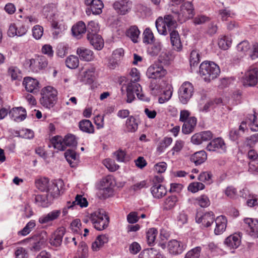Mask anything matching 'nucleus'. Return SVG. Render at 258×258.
<instances>
[{"label": "nucleus", "instance_id": "9d476101", "mask_svg": "<svg viewBox=\"0 0 258 258\" xmlns=\"http://www.w3.org/2000/svg\"><path fill=\"white\" fill-rule=\"evenodd\" d=\"M47 240V235L46 231H42L37 235L32 237L30 239V249L34 251L40 250L44 246Z\"/></svg>", "mask_w": 258, "mask_h": 258}, {"label": "nucleus", "instance_id": "052dcab7", "mask_svg": "<svg viewBox=\"0 0 258 258\" xmlns=\"http://www.w3.org/2000/svg\"><path fill=\"white\" fill-rule=\"evenodd\" d=\"M9 74L11 76L13 80H20L22 78L21 72L19 69L16 67H11L9 69Z\"/></svg>", "mask_w": 258, "mask_h": 258}, {"label": "nucleus", "instance_id": "393cba45", "mask_svg": "<svg viewBox=\"0 0 258 258\" xmlns=\"http://www.w3.org/2000/svg\"><path fill=\"white\" fill-rule=\"evenodd\" d=\"M169 32L171 43L173 47V49L177 51H180L182 49V45L178 31L173 30Z\"/></svg>", "mask_w": 258, "mask_h": 258}, {"label": "nucleus", "instance_id": "37998d69", "mask_svg": "<svg viewBox=\"0 0 258 258\" xmlns=\"http://www.w3.org/2000/svg\"><path fill=\"white\" fill-rule=\"evenodd\" d=\"M177 202V198L175 196L168 197L164 202L163 209L164 210H169L172 209Z\"/></svg>", "mask_w": 258, "mask_h": 258}, {"label": "nucleus", "instance_id": "13d9d810", "mask_svg": "<svg viewBox=\"0 0 258 258\" xmlns=\"http://www.w3.org/2000/svg\"><path fill=\"white\" fill-rule=\"evenodd\" d=\"M162 48V45L160 42H157L154 43L151 47L149 49V53L151 56H156L161 51Z\"/></svg>", "mask_w": 258, "mask_h": 258}, {"label": "nucleus", "instance_id": "f8f14e48", "mask_svg": "<svg viewBox=\"0 0 258 258\" xmlns=\"http://www.w3.org/2000/svg\"><path fill=\"white\" fill-rule=\"evenodd\" d=\"M258 69L252 67L245 73L242 79V83L245 87H253L257 83Z\"/></svg>", "mask_w": 258, "mask_h": 258}, {"label": "nucleus", "instance_id": "4468645a", "mask_svg": "<svg viewBox=\"0 0 258 258\" xmlns=\"http://www.w3.org/2000/svg\"><path fill=\"white\" fill-rule=\"evenodd\" d=\"M226 146L221 138H217L212 140L207 146L206 149L209 151L224 153L226 152Z\"/></svg>", "mask_w": 258, "mask_h": 258}, {"label": "nucleus", "instance_id": "4d7b16f0", "mask_svg": "<svg viewBox=\"0 0 258 258\" xmlns=\"http://www.w3.org/2000/svg\"><path fill=\"white\" fill-rule=\"evenodd\" d=\"M201 247L197 246L188 251L185 255L184 258H199Z\"/></svg>", "mask_w": 258, "mask_h": 258}, {"label": "nucleus", "instance_id": "c756f323", "mask_svg": "<svg viewBox=\"0 0 258 258\" xmlns=\"http://www.w3.org/2000/svg\"><path fill=\"white\" fill-rule=\"evenodd\" d=\"M77 53L81 60L89 61L93 59V51L84 47L78 48Z\"/></svg>", "mask_w": 258, "mask_h": 258}, {"label": "nucleus", "instance_id": "c85d7f7f", "mask_svg": "<svg viewBox=\"0 0 258 258\" xmlns=\"http://www.w3.org/2000/svg\"><path fill=\"white\" fill-rule=\"evenodd\" d=\"M63 181L61 179L51 181L50 184L49 186V190L46 192H49L54 198L57 197L59 196L60 191L58 186L59 185L61 186L63 185Z\"/></svg>", "mask_w": 258, "mask_h": 258}, {"label": "nucleus", "instance_id": "7ed1b4c3", "mask_svg": "<svg viewBox=\"0 0 258 258\" xmlns=\"http://www.w3.org/2000/svg\"><path fill=\"white\" fill-rule=\"evenodd\" d=\"M58 92L53 87L48 86L42 89L41 91L40 104L44 107L50 109L57 101Z\"/></svg>", "mask_w": 258, "mask_h": 258}, {"label": "nucleus", "instance_id": "473e14b6", "mask_svg": "<svg viewBox=\"0 0 258 258\" xmlns=\"http://www.w3.org/2000/svg\"><path fill=\"white\" fill-rule=\"evenodd\" d=\"M108 242V237L105 235L98 236L95 241L92 244V249L94 251H97L103 247L104 244Z\"/></svg>", "mask_w": 258, "mask_h": 258}, {"label": "nucleus", "instance_id": "6ab92c4d", "mask_svg": "<svg viewBox=\"0 0 258 258\" xmlns=\"http://www.w3.org/2000/svg\"><path fill=\"white\" fill-rule=\"evenodd\" d=\"M65 234V230L63 228L57 229L49 238V243L51 245L54 247L60 246L62 241V238Z\"/></svg>", "mask_w": 258, "mask_h": 258}, {"label": "nucleus", "instance_id": "72a5a7b5", "mask_svg": "<svg viewBox=\"0 0 258 258\" xmlns=\"http://www.w3.org/2000/svg\"><path fill=\"white\" fill-rule=\"evenodd\" d=\"M207 156L205 151H200L194 154L191 157V161L196 165H200L204 163L207 159Z\"/></svg>", "mask_w": 258, "mask_h": 258}, {"label": "nucleus", "instance_id": "cd10ccee", "mask_svg": "<svg viewBox=\"0 0 258 258\" xmlns=\"http://www.w3.org/2000/svg\"><path fill=\"white\" fill-rule=\"evenodd\" d=\"M197 120L195 117H190L187 120L184 121L182 127V132L184 134H189L192 132L197 124Z\"/></svg>", "mask_w": 258, "mask_h": 258}, {"label": "nucleus", "instance_id": "f3484780", "mask_svg": "<svg viewBox=\"0 0 258 258\" xmlns=\"http://www.w3.org/2000/svg\"><path fill=\"white\" fill-rule=\"evenodd\" d=\"M132 3L130 0H120L115 2L113 8L117 13L125 15L131 9Z\"/></svg>", "mask_w": 258, "mask_h": 258}, {"label": "nucleus", "instance_id": "f704fd0d", "mask_svg": "<svg viewBox=\"0 0 258 258\" xmlns=\"http://www.w3.org/2000/svg\"><path fill=\"white\" fill-rule=\"evenodd\" d=\"M64 156L72 167H75L77 166L78 160L75 151L68 150L64 153Z\"/></svg>", "mask_w": 258, "mask_h": 258}, {"label": "nucleus", "instance_id": "79ce46f5", "mask_svg": "<svg viewBox=\"0 0 258 258\" xmlns=\"http://www.w3.org/2000/svg\"><path fill=\"white\" fill-rule=\"evenodd\" d=\"M235 13L228 8H225L218 11V16L222 21H227L229 18H232Z\"/></svg>", "mask_w": 258, "mask_h": 258}, {"label": "nucleus", "instance_id": "f03ea898", "mask_svg": "<svg viewBox=\"0 0 258 258\" xmlns=\"http://www.w3.org/2000/svg\"><path fill=\"white\" fill-rule=\"evenodd\" d=\"M199 72L205 82H210L219 75V67L213 61H204L200 66Z\"/></svg>", "mask_w": 258, "mask_h": 258}, {"label": "nucleus", "instance_id": "864d4df0", "mask_svg": "<svg viewBox=\"0 0 258 258\" xmlns=\"http://www.w3.org/2000/svg\"><path fill=\"white\" fill-rule=\"evenodd\" d=\"M200 62V54L196 50H193L190 52L189 62L190 67L197 66Z\"/></svg>", "mask_w": 258, "mask_h": 258}, {"label": "nucleus", "instance_id": "680f3d73", "mask_svg": "<svg viewBox=\"0 0 258 258\" xmlns=\"http://www.w3.org/2000/svg\"><path fill=\"white\" fill-rule=\"evenodd\" d=\"M143 42L144 43L149 44L153 42L154 38L153 33L151 30L147 28L143 33Z\"/></svg>", "mask_w": 258, "mask_h": 258}, {"label": "nucleus", "instance_id": "0e129e2a", "mask_svg": "<svg viewBox=\"0 0 258 258\" xmlns=\"http://www.w3.org/2000/svg\"><path fill=\"white\" fill-rule=\"evenodd\" d=\"M172 95V92L170 89L169 88L164 91L163 93L158 99L159 103L162 104L168 101L171 98Z\"/></svg>", "mask_w": 258, "mask_h": 258}, {"label": "nucleus", "instance_id": "a211bd4d", "mask_svg": "<svg viewBox=\"0 0 258 258\" xmlns=\"http://www.w3.org/2000/svg\"><path fill=\"white\" fill-rule=\"evenodd\" d=\"M23 85L24 86L26 90L30 93H35L38 91L39 89L38 81L29 77H25L24 79Z\"/></svg>", "mask_w": 258, "mask_h": 258}, {"label": "nucleus", "instance_id": "7c9ffc66", "mask_svg": "<svg viewBox=\"0 0 258 258\" xmlns=\"http://www.w3.org/2000/svg\"><path fill=\"white\" fill-rule=\"evenodd\" d=\"M86 30V25L83 21H79L74 25L72 28L73 35L78 39L80 38L82 34L87 32Z\"/></svg>", "mask_w": 258, "mask_h": 258}, {"label": "nucleus", "instance_id": "69168bd1", "mask_svg": "<svg viewBox=\"0 0 258 258\" xmlns=\"http://www.w3.org/2000/svg\"><path fill=\"white\" fill-rule=\"evenodd\" d=\"M212 174L210 172H203L198 177V179L202 182H207L210 184L212 182Z\"/></svg>", "mask_w": 258, "mask_h": 258}, {"label": "nucleus", "instance_id": "e2e57ef3", "mask_svg": "<svg viewBox=\"0 0 258 258\" xmlns=\"http://www.w3.org/2000/svg\"><path fill=\"white\" fill-rule=\"evenodd\" d=\"M32 31L33 36L36 40L40 39L43 35V28L39 25L34 26Z\"/></svg>", "mask_w": 258, "mask_h": 258}, {"label": "nucleus", "instance_id": "8fccbe9b", "mask_svg": "<svg viewBox=\"0 0 258 258\" xmlns=\"http://www.w3.org/2000/svg\"><path fill=\"white\" fill-rule=\"evenodd\" d=\"M158 234V231L154 228H150L146 233V238L148 243L152 245L155 242L156 237Z\"/></svg>", "mask_w": 258, "mask_h": 258}, {"label": "nucleus", "instance_id": "603ef678", "mask_svg": "<svg viewBox=\"0 0 258 258\" xmlns=\"http://www.w3.org/2000/svg\"><path fill=\"white\" fill-rule=\"evenodd\" d=\"M63 143H64L66 148L67 147H76L77 144V141L74 135L69 134L66 135L63 138Z\"/></svg>", "mask_w": 258, "mask_h": 258}, {"label": "nucleus", "instance_id": "774afa93", "mask_svg": "<svg viewBox=\"0 0 258 258\" xmlns=\"http://www.w3.org/2000/svg\"><path fill=\"white\" fill-rule=\"evenodd\" d=\"M103 163L110 171H115L119 168V166L115 163L114 161L110 159H105Z\"/></svg>", "mask_w": 258, "mask_h": 258}, {"label": "nucleus", "instance_id": "e433bc0d", "mask_svg": "<svg viewBox=\"0 0 258 258\" xmlns=\"http://www.w3.org/2000/svg\"><path fill=\"white\" fill-rule=\"evenodd\" d=\"M140 34V30L138 27L135 25L131 26L126 32V36L130 38L134 43L138 42V39Z\"/></svg>", "mask_w": 258, "mask_h": 258}, {"label": "nucleus", "instance_id": "5701e85b", "mask_svg": "<svg viewBox=\"0 0 258 258\" xmlns=\"http://www.w3.org/2000/svg\"><path fill=\"white\" fill-rule=\"evenodd\" d=\"M214 221L215 223L214 233L216 235L222 234L225 231L227 227L226 218L224 216H220L215 218Z\"/></svg>", "mask_w": 258, "mask_h": 258}, {"label": "nucleus", "instance_id": "4c0bfd02", "mask_svg": "<svg viewBox=\"0 0 258 258\" xmlns=\"http://www.w3.org/2000/svg\"><path fill=\"white\" fill-rule=\"evenodd\" d=\"M80 129L84 132L89 134L93 133L94 128L92 122L88 119H84L79 122Z\"/></svg>", "mask_w": 258, "mask_h": 258}, {"label": "nucleus", "instance_id": "5fc2aeb1", "mask_svg": "<svg viewBox=\"0 0 258 258\" xmlns=\"http://www.w3.org/2000/svg\"><path fill=\"white\" fill-rule=\"evenodd\" d=\"M172 142V139L171 137H165L164 139L159 143L157 147V151L160 152H163Z\"/></svg>", "mask_w": 258, "mask_h": 258}, {"label": "nucleus", "instance_id": "c9c22d12", "mask_svg": "<svg viewBox=\"0 0 258 258\" xmlns=\"http://www.w3.org/2000/svg\"><path fill=\"white\" fill-rule=\"evenodd\" d=\"M50 143L54 148L58 150L64 151L66 149L63 139L61 136H54L50 140Z\"/></svg>", "mask_w": 258, "mask_h": 258}, {"label": "nucleus", "instance_id": "412c9836", "mask_svg": "<svg viewBox=\"0 0 258 258\" xmlns=\"http://www.w3.org/2000/svg\"><path fill=\"white\" fill-rule=\"evenodd\" d=\"M61 214L59 210H53L46 214L43 215L39 218L38 222L41 224H49L57 219Z\"/></svg>", "mask_w": 258, "mask_h": 258}, {"label": "nucleus", "instance_id": "49530a36", "mask_svg": "<svg viewBox=\"0 0 258 258\" xmlns=\"http://www.w3.org/2000/svg\"><path fill=\"white\" fill-rule=\"evenodd\" d=\"M231 43V38L226 36H222L218 40L219 47L223 50L228 49L230 47Z\"/></svg>", "mask_w": 258, "mask_h": 258}, {"label": "nucleus", "instance_id": "2eb2a0df", "mask_svg": "<svg viewBox=\"0 0 258 258\" xmlns=\"http://www.w3.org/2000/svg\"><path fill=\"white\" fill-rule=\"evenodd\" d=\"M167 247L170 254L176 255L181 254L185 250L186 244L183 242L172 239L168 242Z\"/></svg>", "mask_w": 258, "mask_h": 258}, {"label": "nucleus", "instance_id": "bf43d9fd", "mask_svg": "<svg viewBox=\"0 0 258 258\" xmlns=\"http://www.w3.org/2000/svg\"><path fill=\"white\" fill-rule=\"evenodd\" d=\"M250 45L247 41H243L239 43L237 46V49L238 51L246 54L249 52Z\"/></svg>", "mask_w": 258, "mask_h": 258}, {"label": "nucleus", "instance_id": "c03bdc74", "mask_svg": "<svg viewBox=\"0 0 258 258\" xmlns=\"http://www.w3.org/2000/svg\"><path fill=\"white\" fill-rule=\"evenodd\" d=\"M88 248L84 242H81L79 246L78 252L75 258H87Z\"/></svg>", "mask_w": 258, "mask_h": 258}, {"label": "nucleus", "instance_id": "9b49d317", "mask_svg": "<svg viewBox=\"0 0 258 258\" xmlns=\"http://www.w3.org/2000/svg\"><path fill=\"white\" fill-rule=\"evenodd\" d=\"M30 69L34 73H38L40 70L45 69L48 64L46 58L44 56H38L27 60Z\"/></svg>", "mask_w": 258, "mask_h": 258}, {"label": "nucleus", "instance_id": "6e6d98bb", "mask_svg": "<svg viewBox=\"0 0 258 258\" xmlns=\"http://www.w3.org/2000/svg\"><path fill=\"white\" fill-rule=\"evenodd\" d=\"M71 203L74 205V207L76 205H79L81 208L86 207L88 205L87 199L83 197L82 196L79 195H77L76 197L75 201Z\"/></svg>", "mask_w": 258, "mask_h": 258}, {"label": "nucleus", "instance_id": "ddd939ff", "mask_svg": "<svg viewBox=\"0 0 258 258\" xmlns=\"http://www.w3.org/2000/svg\"><path fill=\"white\" fill-rule=\"evenodd\" d=\"M215 218V215L212 211L206 213H197L196 216V222L201 224L203 228H209L213 223Z\"/></svg>", "mask_w": 258, "mask_h": 258}, {"label": "nucleus", "instance_id": "6e6552de", "mask_svg": "<svg viewBox=\"0 0 258 258\" xmlns=\"http://www.w3.org/2000/svg\"><path fill=\"white\" fill-rule=\"evenodd\" d=\"M141 86L135 82H130L126 87L127 100L128 103H131L135 99V95L139 99L145 100L144 95L141 93Z\"/></svg>", "mask_w": 258, "mask_h": 258}, {"label": "nucleus", "instance_id": "de8ad7c7", "mask_svg": "<svg viewBox=\"0 0 258 258\" xmlns=\"http://www.w3.org/2000/svg\"><path fill=\"white\" fill-rule=\"evenodd\" d=\"M249 122L248 125L253 132L258 131V114L254 113L249 115Z\"/></svg>", "mask_w": 258, "mask_h": 258}, {"label": "nucleus", "instance_id": "aec40b11", "mask_svg": "<svg viewBox=\"0 0 258 258\" xmlns=\"http://www.w3.org/2000/svg\"><path fill=\"white\" fill-rule=\"evenodd\" d=\"M245 224L247 225L246 231L251 237L255 238L258 237V221H254L251 218L244 219Z\"/></svg>", "mask_w": 258, "mask_h": 258}, {"label": "nucleus", "instance_id": "4be33fe9", "mask_svg": "<svg viewBox=\"0 0 258 258\" xmlns=\"http://www.w3.org/2000/svg\"><path fill=\"white\" fill-rule=\"evenodd\" d=\"M241 233H235L227 237L224 241V244L231 248H237L241 243Z\"/></svg>", "mask_w": 258, "mask_h": 258}, {"label": "nucleus", "instance_id": "3c124183", "mask_svg": "<svg viewBox=\"0 0 258 258\" xmlns=\"http://www.w3.org/2000/svg\"><path fill=\"white\" fill-rule=\"evenodd\" d=\"M36 224L34 220L30 221L26 225L18 232L19 235L26 236L32 231V229L35 226Z\"/></svg>", "mask_w": 258, "mask_h": 258}, {"label": "nucleus", "instance_id": "bb28decb", "mask_svg": "<svg viewBox=\"0 0 258 258\" xmlns=\"http://www.w3.org/2000/svg\"><path fill=\"white\" fill-rule=\"evenodd\" d=\"M90 44L96 50H101L104 46V41L101 35L96 34L87 37Z\"/></svg>", "mask_w": 258, "mask_h": 258}, {"label": "nucleus", "instance_id": "1a4fd4ad", "mask_svg": "<svg viewBox=\"0 0 258 258\" xmlns=\"http://www.w3.org/2000/svg\"><path fill=\"white\" fill-rule=\"evenodd\" d=\"M194 88L189 82H184L178 90L179 99L181 103L186 104L193 96Z\"/></svg>", "mask_w": 258, "mask_h": 258}, {"label": "nucleus", "instance_id": "0eeeda50", "mask_svg": "<svg viewBox=\"0 0 258 258\" xmlns=\"http://www.w3.org/2000/svg\"><path fill=\"white\" fill-rule=\"evenodd\" d=\"M167 73L166 70L160 62H155L148 68L146 75L149 79L160 80L164 77Z\"/></svg>", "mask_w": 258, "mask_h": 258}, {"label": "nucleus", "instance_id": "a18cd8bd", "mask_svg": "<svg viewBox=\"0 0 258 258\" xmlns=\"http://www.w3.org/2000/svg\"><path fill=\"white\" fill-rule=\"evenodd\" d=\"M87 35H93L94 34H98L99 31V27L97 23L94 21L89 22L88 24L87 27H86Z\"/></svg>", "mask_w": 258, "mask_h": 258}, {"label": "nucleus", "instance_id": "a19ab883", "mask_svg": "<svg viewBox=\"0 0 258 258\" xmlns=\"http://www.w3.org/2000/svg\"><path fill=\"white\" fill-rule=\"evenodd\" d=\"M126 127L128 132L134 133L138 128V123L133 116H130L126 121Z\"/></svg>", "mask_w": 258, "mask_h": 258}, {"label": "nucleus", "instance_id": "ea45409f", "mask_svg": "<svg viewBox=\"0 0 258 258\" xmlns=\"http://www.w3.org/2000/svg\"><path fill=\"white\" fill-rule=\"evenodd\" d=\"M96 68L93 66L89 67L84 72V78L86 80V82L89 84L92 83L95 78Z\"/></svg>", "mask_w": 258, "mask_h": 258}, {"label": "nucleus", "instance_id": "423d86ee", "mask_svg": "<svg viewBox=\"0 0 258 258\" xmlns=\"http://www.w3.org/2000/svg\"><path fill=\"white\" fill-rule=\"evenodd\" d=\"M89 219L97 230H102L106 228L109 223L108 217L101 211H96L90 214Z\"/></svg>", "mask_w": 258, "mask_h": 258}, {"label": "nucleus", "instance_id": "338daca9", "mask_svg": "<svg viewBox=\"0 0 258 258\" xmlns=\"http://www.w3.org/2000/svg\"><path fill=\"white\" fill-rule=\"evenodd\" d=\"M205 188V185L202 182H195L189 184L188 186V190L192 192H196L199 190H202Z\"/></svg>", "mask_w": 258, "mask_h": 258}, {"label": "nucleus", "instance_id": "dca6fc26", "mask_svg": "<svg viewBox=\"0 0 258 258\" xmlns=\"http://www.w3.org/2000/svg\"><path fill=\"white\" fill-rule=\"evenodd\" d=\"M156 180L158 182L162 181V177L156 176ZM153 196L157 199H160L164 196L167 193V190L164 186L159 183H155L151 188Z\"/></svg>", "mask_w": 258, "mask_h": 258}, {"label": "nucleus", "instance_id": "a878e982", "mask_svg": "<svg viewBox=\"0 0 258 258\" xmlns=\"http://www.w3.org/2000/svg\"><path fill=\"white\" fill-rule=\"evenodd\" d=\"M9 114L16 121H20L24 120L26 117V111L22 107L13 108L9 112Z\"/></svg>", "mask_w": 258, "mask_h": 258}, {"label": "nucleus", "instance_id": "39448f33", "mask_svg": "<svg viewBox=\"0 0 258 258\" xmlns=\"http://www.w3.org/2000/svg\"><path fill=\"white\" fill-rule=\"evenodd\" d=\"M115 184L114 178L111 176H107L103 178L100 181L99 197L105 199L112 196Z\"/></svg>", "mask_w": 258, "mask_h": 258}, {"label": "nucleus", "instance_id": "58836bf2", "mask_svg": "<svg viewBox=\"0 0 258 258\" xmlns=\"http://www.w3.org/2000/svg\"><path fill=\"white\" fill-rule=\"evenodd\" d=\"M37 188L40 191L43 192H46L49 190V186L50 182L48 178L46 177L41 178L37 180L35 182Z\"/></svg>", "mask_w": 258, "mask_h": 258}, {"label": "nucleus", "instance_id": "20e7f679", "mask_svg": "<svg viewBox=\"0 0 258 258\" xmlns=\"http://www.w3.org/2000/svg\"><path fill=\"white\" fill-rule=\"evenodd\" d=\"M156 27L159 34L166 35L169 32L174 30L177 26L176 20L172 15L164 16V19L159 17L155 22Z\"/></svg>", "mask_w": 258, "mask_h": 258}, {"label": "nucleus", "instance_id": "09e8293b", "mask_svg": "<svg viewBox=\"0 0 258 258\" xmlns=\"http://www.w3.org/2000/svg\"><path fill=\"white\" fill-rule=\"evenodd\" d=\"M78 57L75 55H70L66 60V64L68 68L70 69H76L79 66Z\"/></svg>", "mask_w": 258, "mask_h": 258}, {"label": "nucleus", "instance_id": "2f4dec72", "mask_svg": "<svg viewBox=\"0 0 258 258\" xmlns=\"http://www.w3.org/2000/svg\"><path fill=\"white\" fill-rule=\"evenodd\" d=\"M180 12L186 18H192L194 15V8L192 3L185 2L180 7Z\"/></svg>", "mask_w": 258, "mask_h": 258}, {"label": "nucleus", "instance_id": "b1692460", "mask_svg": "<svg viewBox=\"0 0 258 258\" xmlns=\"http://www.w3.org/2000/svg\"><path fill=\"white\" fill-rule=\"evenodd\" d=\"M85 3L90 6V11L93 14L98 15L102 13L104 5L101 0H85Z\"/></svg>", "mask_w": 258, "mask_h": 258}, {"label": "nucleus", "instance_id": "f257e3e1", "mask_svg": "<svg viewBox=\"0 0 258 258\" xmlns=\"http://www.w3.org/2000/svg\"><path fill=\"white\" fill-rule=\"evenodd\" d=\"M44 15L51 24L53 29L52 35L54 38H57L59 35L65 29L64 26L62 24H59L60 19L59 15L56 13L55 8L54 5H50L44 8Z\"/></svg>", "mask_w": 258, "mask_h": 258}]
</instances>
